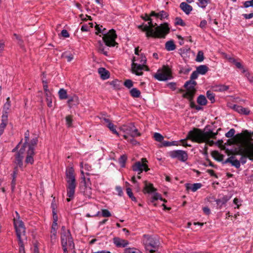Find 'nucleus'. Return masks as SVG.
I'll return each mask as SVG.
<instances>
[{
    "label": "nucleus",
    "instance_id": "obj_1",
    "mask_svg": "<svg viewBox=\"0 0 253 253\" xmlns=\"http://www.w3.org/2000/svg\"><path fill=\"white\" fill-rule=\"evenodd\" d=\"M253 140L252 134L245 130L243 133L237 134L233 138V142L230 143L236 144L239 146L237 154L242 156L240 162L245 164L247 159L253 160Z\"/></svg>",
    "mask_w": 253,
    "mask_h": 253
},
{
    "label": "nucleus",
    "instance_id": "obj_2",
    "mask_svg": "<svg viewBox=\"0 0 253 253\" xmlns=\"http://www.w3.org/2000/svg\"><path fill=\"white\" fill-rule=\"evenodd\" d=\"M151 13L150 15L146 14L145 16H142V18L145 21H148V25H141L138 26V28L143 31L146 32L147 37H154L164 38L166 35L169 32V28L168 23H165L161 24L160 26L155 27L157 25L156 23H153L151 18Z\"/></svg>",
    "mask_w": 253,
    "mask_h": 253
},
{
    "label": "nucleus",
    "instance_id": "obj_3",
    "mask_svg": "<svg viewBox=\"0 0 253 253\" xmlns=\"http://www.w3.org/2000/svg\"><path fill=\"white\" fill-rule=\"evenodd\" d=\"M217 134V132H213L211 130L204 132L199 129L195 128L189 132L187 138L195 142H205L209 145L212 146L214 144V142L212 140H210V138H215Z\"/></svg>",
    "mask_w": 253,
    "mask_h": 253
},
{
    "label": "nucleus",
    "instance_id": "obj_4",
    "mask_svg": "<svg viewBox=\"0 0 253 253\" xmlns=\"http://www.w3.org/2000/svg\"><path fill=\"white\" fill-rule=\"evenodd\" d=\"M29 132L27 130L25 133V142L22 144V140H21L17 146L12 149V152H15L14 155V164L19 166L23 170V158L26 152L28 141H29Z\"/></svg>",
    "mask_w": 253,
    "mask_h": 253
},
{
    "label": "nucleus",
    "instance_id": "obj_5",
    "mask_svg": "<svg viewBox=\"0 0 253 253\" xmlns=\"http://www.w3.org/2000/svg\"><path fill=\"white\" fill-rule=\"evenodd\" d=\"M66 180L67 182V201L70 202L74 198L77 183L74 169L72 167H68L66 170Z\"/></svg>",
    "mask_w": 253,
    "mask_h": 253
},
{
    "label": "nucleus",
    "instance_id": "obj_6",
    "mask_svg": "<svg viewBox=\"0 0 253 253\" xmlns=\"http://www.w3.org/2000/svg\"><path fill=\"white\" fill-rule=\"evenodd\" d=\"M146 61V58L143 54L134 57L131 63L132 73L137 76H141L143 74V70L145 69L146 71H148L149 68L145 65Z\"/></svg>",
    "mask_w": 253,
    "mask_h": 253
},
{
    "label": "nucleus",
    "instance_id": "obj_7",
    "mask_svg": "<svg viewBox=\"0 0 253 253\" xmlns=\"http://www.w3.org/2000/svg\"><path fill=\"white\" fill-rule=\"evenodd\" d=\"M102 26L101 28L99 27V25H96L95 29L97 31L96 32V34L98 33H102L103 35L102 38L105 44L108 46H114L117 44L115 40L117 38V35L114 30L111 29L107 33H105V29L104 28L103 30L101 29Z\"/></svg>",
    "mask_w": 253,
    "mask_h": 253
},
{
    "label": "nucleus",
    "instance_id": "obj_8",
    "mask_svg": "<svg viewBox=\"0 0 253 253\" xmlns=\"http://www.w3.org/2000/svg\"><path fill=\"white\" fill-rule=\"evenodd\" d=\"M37 142L38 139L37 138L33 139L30 142H28L26 150V157L25 161L27 165H32L34 162L35 147L36 146Z\"/></svg>",
    "mask_w": 253,
    "mask_h": 253
},
{
    "label": "nucleus",
    "instance_id": "obj_9",
    "mask_svg": "<svg viewBox=\"0 0 253 253\" xmlns=\"http://www.w3.org/2000/svg\"><path fill=\"white\" fill-rule=\"evenodd\" d=\"M154 77L159 81H165L171 78L170 69L167 66H164L159 69L154 75Z\"/></svg>",
    "mask_w": 253,
    "mask_h": 253
},
{
    "label": "nucleus",
    "instance_id": "obj_10",
    "mask_svg": "<svg viewBox=\"0 0 253 253\" xmlns=\"http://www.w3.org/2000/svg\"><path fill=\"white\" fill-rule=\"evenodd\" d=\"M144 245L147 253H153L157 250L160 242L154 238H146L144 241Z\"/></svg>",
    "mask_w": 253,
    "mask_h": 253
},
{
    "label": "nucleus",
    "instance_id": "obj_11",
    "mask_svg": "<svg viewBox=\"0 0 253 253\" xmlns=\"http://www.w3.org/2000/svg\"><path fill=\"white\" fill-rule=\"evenodd\" d=\"M17 216H19L17 212H16ZM14 225L17 237H21L25 235V227L23 222L20 219L19 216L17 218L14 219Z\"/></svg>",
    "mask_w": 253,
    "mask_h": 253
},
{
    "label": "nucleus",
    "instance_id": "obj_12",
    "mask_svg": "<svg viewBox=\"0 0 253 253\" xmlns=\"http://www.w3.org/2000/svg\"><path fill=\"white\" fill-rule=\"evenodd\" d=\"M169 155L171 158L177 159L183 162L186 161L188 159V154L186 151L183 150L171 151L169 152Z\"/></svg>",
    "mask_w": 253,
    "mask_h": 253
},
{
    "label": "nucleus",
    "instance_id": "obj_13",
    "mask_svg": "<svg viewBox=\"0 0 253 253\" xmlns=\"http://www.w3.org/2000/svg\"><path fill=\"white\" fill-rule=\"evenodd\" d=\"M147 162V161L146 158H142L141 162H137L133 165V170L138 172V174H140L143 170H145V171H148L149 169L148 168L147 165L146 164Z\"/></svg>",
    "mask_w": 253,
    "mask_h": 253
},
{
    "label": "nucleus",
    "instance_id": "obj_14",
    "mask_svg": "<svg viewBox=\"0 0 253 253\" xmlns=\"http://www.w3.org/2000/svg\"><path fill=\"white\" fill-rule=\"evenodd\" d=\"M61 243L64 253H68V250L74 249L75 245L73 238H62Z\"/></svg>",
    "mask_w": 253,
    "mask_h": 253
},
{
    "label": "nucleus",
    "instance_id": "obj_15",
    "mask_svg": "<svg viewBox=\"0 0 253 253\" xmlns=\"http://www.w3.org/2000/svg\"><path fill=\"white\" fill-rule=\"evenodd\" d=\"M231 108L234 110L241 114L247 115H249L250 113V111L248 108H244L241 106H239L237 105H234L233 106L231 107Z\"/></svg>",
    "mask_w": 253,
    "mask_h": 253
},
{
    "label": "nucleus",
    "instance_id": "obj_16",
    "mask_svg": "<svg viewBox=\"0 0 253 253\" xmlns=\"http://www.w3.org/2000/svg\"><path fill=\"white\" fill-rule=\"evenodd\" d=\"M113 242L119 248H124L128 245L129 242L122 238H113Z\"/></svg>",
    "mask_w": 253,
    "mask_h": 253
},
{
    "label": "nucleus",
    "instance_id": "obj_17",
    "mask_svg": "<svg viewBox=\"0 0 253 253\" xmlns=\"http://www.w3.org/2000/svg\"><path fill=\"white\" fill-rule=\"evenodd\" d=\"M180 7L186 14H189L193 9L192 7L185 2H181Z\"/></svg>",
    "mask_w": 253,
    "mask_h": 253
},
{
    "label": "nucleus",
    "instance_id": "obj_18",
    "mask_svg": "<svg viewBox=\"0 0 253 253\" xmlns=\"http://www.w3.org/2000/svg\"><path fill=\"white\" fill-rule=\"evenodd\" d=\"M133 126L134 125L133 124H129L128 125L122 126L121 129L126 133V135L128 134L130 136L132 133V131H133L132 127H133Z\"/></svg>",
    "mask_w": 253,
    "mask_h": 253
},
{
    "label": "nucleus",
    "instance_id": "obj_19",
    "mask_svg": "<svg viewBox=\"0 0 253 253\" xmlns=\"http://www.w3.org/2000/svg\"><path fill=\"white\" fill-rule=\"evenodd\" d=\"M196 84L195 81L190 80L186 82L184 87L186 88L187 91H191L195 92V86Z\"/></svg>",
    "mask_w": 253,
    "mask_h": 253
},
{
    "label": "nucleus",
    "instance_id": "obj_20",
    "mask_svg": "<svg viewBox=\"0 0 253 253\" xmlns=\"http://www.w3.org/2000/svg\"><path fill=\"white\" fill-rule=\"evenodd\" d=\"M202 187V184L200 183H194L193 184H186V188L187 190H191L193 192L196 191Z\"/></svg>",
    "mask_w": 253,
    "mask_h": 253
},
{
    "label": "nucleus",
    "instance_id": "obj_21",
    "mask_svg": "<svg viewBox=\"0 0 253 253\" xmlns=\"http://www.w3.org/2000/svg\"><path fill=\"white\" fill-rule=\"evenodd\" d=\"M151 16H154L157 18H159L161 20H163L168 16V14L165 11H161L159 13H156L155 11H152L151 12Z\"/></svg>",
    "mask_w": 253,
    "mask_h": 253
},
{
    "label": "nucleus",
    "instance_id": "obj_22",
    "mask_svg": "<svg viewBox=\"0 0 253 253\" xmlns=\"http://www.w3.org/2000/svg\"><path fill=\"white\" fill-rule=\"evenodd\" d=\"M226 162L231 163L232 166H234L236 168H239L240 167V161L238 160L234 156H231L228 158L226 160Z\"/></svg>",
    "mask_w": 253,
    "mask_h": 253
},
{
    "label": "nucleus",
    "instance_id": "obj_23",
    "mask_svg": "<svg viewBox=\"0 0 253 253\" xmlns=\"http://www.w3.org/2000/svg\"><path fill=\"white\" fill-rule=\"evenodd\" d=\"M98 73L103 80H106L109 78V72L104 68H99Z\"/></svg>",
    "mask_w": 253,
    "mask_h": 253
},
{
    "label": "nucleus",
    "instance_id": "obj_24",
    "mask_svg": "<svg viewBox=\"0 0 253 253\" xmlns=\"http://www.w3.org/2000/svg\"><path fill=\"white\" fill-rule=\"evenodd\" d=\"M68 103L70 107L79 104V98L76 95L70 97L68 100Z\"/></svg>",
    "mask_w": 253,
    "mask_h": 253
},
{
    "label": "nucleus",
    "instance_id": "obj_25",
    "mask_svg": "<svg viewBox=\"0 0 253 253\" xmlns=\"http://www.w3.org/2000/svg\"><path fill=\"white\" fill-rule=\"evenodd\" d=\"M229 199V197L227 196H223L220 198L216 199L215 200V202L218 206L221 207L222 206L226 204Z\"/></svg>",
    "mask_w": 253,
    "mask_h": 253
},
{
    "label": "nucleus",
    "instance_id": "obj_26",
    "mask_svg": "<svg viewBox=\"0 0 253 253\" xmlns=\"http://www.w3.org/2000/svg\"><path fill=\"white\" fill-rule=\"evenodd\" d=\"M144 191L148 193H153L156 191V189L153 187V185L151 183H147L146 182H145Z\"/></svg>",
    "mask_w": 253,
    "mask_h": 253
},
{
    "label": "nucleus",
    "instance_id": "obj_27",
    "mask_svg": "<svg viewBox=\"0 0 253 253\" xmlns=\"http://www.w3.org/2000/svg\"><path fill=\"white\" fill-rule=\"evenodd\" d=\"M144 191L148 193H153L156 191V189L153 187V185L151 183H147L146 182H145Z\"/></svg>",
    "mask_w": 253,
    "mask_h": 253
},
{
    "label": "nucleus",
    "instance_id": "obj_28",
    "mask_svg": "<svg viewBox=\"0 0 253 253\" xmlns=\"http://www.w3.org/2000/svg\"><path fill=\"white\" fill-rule=\"evenodd\" d=\"M53 223L51 227V229L56 230L57 229V221L58 216L57 213L55 211V209L53 208Z\"/></svg>",
    "mask_w": 253,
    "mask_h": 253
},
{
    "label": "nucleus",
    "instance_id": "obj_29",
    "mask_svg": "<svg viewBox=\"0 0 253 253\" xmlns=\"http://www.w3.org/2000/svg\"><path fill=\"white\" fill-rule=\"evenodd\" d=\"M84 190L82 192L88 198H90L92 195L91 189L89 186L86 185L85 182H84Z\"/></svg>",
    "mask_w": 253,
    "mask_h": 253
},
{
    "label": "nucleus",
    "instance_id": "obj_30",
    "mask_svg": "<svg viewBox=\"0 0 253 253\" xmlns=\"http://www.w3.org/2000/svg\"><path fill=\"white\" fill-rule=\"evenodd\" d=\"M208 67L205 65H202L197 68L199 74L205 75L208 71Z\"/></svg>",
    "mask_w": 253,
    "mask_h": 253
},
{
    "label": "nucleus",
    "instance_id": "obj_31",
    "mask_svg": "<svg viewBox=\"0 0 253 253\" xmlns=\"http://www.w3.org/2000/svg\"><path fill=\"white\" fill-rule=\"evenodd\" d=\"M16 165V167H15L14 169V171L13 172V173H12V182H11V187H12V189H14L15 186V184H16V176H17V168L18 167H19L18 166H17V165Z\"/></svg>",
    "mask_w": 253,
    "mask_h": 253
},
{
    "label": "nucleus",
    "instance_id": "obj_32",
    "mask_svg": "<svg viewBox=\"0 0 253 253\" xmlns=\"http://www.w3.org/2000/svg\"><path fill=\"white\" fill-rule=\"evenodd\" d=\"M129 93L131 96L133 98L139 97L141 94V92L136 88H132L130 91Z\"/></svg>",
    "mask_w": 253,
    "mask_h": 253
},
{
    "label": "nucleus",
    "instance_id": "obj_33",
    "mask_svg": "<svg viewBox=\"0 0 253 253\" xmlns=\"http://www.w3.org/2000/svg\"><path fill=\"white\" fill-rule=\"evenodd\" d=\"M166 48L168 51H172L175 49V45L172 41H169L166 43Z\"/></svg>",
    "mask_w": 253,
    "mask_h": 253
},
{
    "label": "nucleus",
    "instance_id": "obj_34",
    "mask_svg": "<svg viewBox=\"0 0 253 253\" xmlns=\"http://www.w3.org/2000/svg\"><path fill=\"white\" fill-rule=\"evenodd\" d=\"M58 94L60 99H65L68 97L67 91L64 88H60L59 89Z\"/></svg>",
    "mask_w": 253,
    "mask_h": 253
},
{
    "label": "nucleus",
    "instance_id": "obj_35",
    "mask_svg": "<svg viewBox=\"0 0 253 253\" xmlns=\"http://www.w3.org/2000/svg\"><path fill=\"white\" fill-rule=\"evenodd\" d=\"M197 103L201 105H205L207 103V100L204 95H201L197 98Z\"/></svg>",
    "mask_w": 253,
    "mask_h": 253
},
{
    "label": "nucleus",
    "instance_id": "obj_36",
    "mask_svg": "<svg viewBox=\"0 0 253 253\" xmlns=\"http://www.w3.org/2000/svg\"><path fill=\"white\" fill-rule=\"evenodd\" d=\"M125 253H142L139 250L135 248H127L124 250Z\"/></svg>",
    "mask_w": 253,
    "mask_h": 253
},
{
    "label": "nucleus",
    "instance_id": "obj_37",
    "mask_svg": "<svg viewBox=\"0 0 253 253\" xmlns=\"http://www.w3.org/2000/svg\"><path fill=\"white\" fill-rule=\"evenodd\" d=\"M81 169H84L85 170L88 172L86 173V174L87 175H90L92 174L91 173H89L88 172L91 170V167L88 164H84L82 162L80 164Z\"/></svg>",
    "mask_w": 253,
    "mask_h": 253
},
{
    "label": "nucleus",
    "instance_id": "obj_38",
    "mask_svg": "<svg viewBox=\"0 0 253 253\" xmlns=\"http://www.w3.org/2000/svg\"><path fill=\"white\" fill-rule=\"evenodd\" d=\"M61 234V237H69L71 236L69 230L67 229L64 226L62 227Z\"/></svg>",
    "mask_w": 253,
    "mask_h": 253
},
{
    "label": "nucleus",
    "instance_id": "obj_39",
    "mask_svg": "<svg viewBox=\"0 0 253 253\" xmlns=\"http://www.w3.org/2000/svg\"><path fill=\"white\" fill-rule=\"evenodd\" d=\"M228 86L223 84H220L215 87V90L218 91H224L228 90Z\"/></svg>",
    "mask_w": 253,
    "mask_h": 253
},
{
    "label": "nucleus",
    "instance_id": "obj_40",
    "mask_svg": "<svg viewBox=\"0 0 253 253\" xmlns=\"http://www.w3.org/2000/svg\"><path fill=\"white\" fill-rule=\"evenodd\" d=\"M195 92L191 91H187L186 93L183 94V96L184 98L188 99L190 101H191L193 99Z\"/></svg>",
    "mask_w": 253,
    "mask_h": 253
},
{
    "label": "nucleus",
    "instance_id": "obj_41",
    "mask_svg": "<svg viewBox=\"0 0 253 253\" xmlns=\"http://www.w3.org/2000/svg\"><path fill=\"white\" fill-rule=\"evenodd\" d=\"M11 106L10 98L7 97L6 99V102L3 105V112H8Z\"/></svg>",
    "mask_w": 253,
    "mask_h": 253
},
{
    "label": "nucleus",
    "instance_id": "obj_42",
    "mask_svg": "<svg viewBox=\"0 0 253 253\" xmlns=\"http://www.w3.org/2000/svg\"><path fill=\"white\" fill-rule=\"evenodd\" d=\"M18 241L19 246V253H25L23 241L21 238H18Z\"/></svg>",
    "mask_w": 253,
    "mask_h": 253
},
{
    "label": "nucleus",
    "instance_id": "obj_43",
    "mask_svg": "<svg viewBox=\"0 0 253 253\" xmlns=\"http://www.w3.org/2000/svg\"><path fill=\"white\" fill-rule=\"evenodd\" d=\"M8 112H3L1 117V123L7 125L8 122Z\"/></svg>",
    "mask_w": 253,
    "mask_h": 253
},
{
    "label": "nucleus",
    "instance_id": "obj_44",
    "mask_svg": "<svg viewBox=\"0 0 253 253\" xmlns=\"http://www.w3.org/2000/svg\"><path fill=\"white\" fill-rule=\"evenodd\" d=\"M158 199H160V200L163 201L164 202H167V201L165 199H164L162 198L161 196L159 194H158V193H154L152 198V202H154L155 201H156Z\"/></svg>",
    "mask_w": 253,
    "mask_h": 253
},
{
    "label": "nucleus",
    "instance_id": "obj_45",
    "mask_svg": "<svg viewBox=\"0 0 253 253\" xmlns=\"http://www.w3.org/2000/svg\"><path fill=\"white\" fill-rule=\"evenodd\" d=\"M158 199H160V200L163 201L164 202H167V201L165 199H164L162 198L161 196L159 194H158V193H154L152 198V202H154L155 201H156Z\"/></svg>",
    "mask_w": 253,
    "mask_h": 253
},
{
    "label": "nucleus",
    "instance_id": "obj_46",
    "mask_svg": "<svg viewBox=\"0 0 253 253\" xmlns=\"http://www.w3.org/2000/svg\"><path fill=\"white\" fill-rule=\"evenodd\" d=\"M154 138L158 142H163L164 140L163 136L158 132H155L154 134Z\"/></svg>",
    "mask_w": 253,
    "mask_h": 253
},
{
    "label": "nucleus",
    "instance_id": "obj_47",
    "mask_svg": "<svg viewBox=\"0 0 253 253\" xmlns=\"http://www.w3.org/2000/svg\"><path fill=\"white\" fill-rule=\"evenodd\" d=\"M204 59L203 52L202 51H199L197 55L196 60L197 62H201L204 60Z\"/></svg>",
    "mask_w": 253,
    "mask_h": 253
},
{
    "label": "nucleus",
    "instance_id": "obj_48",
    "mask_svg": "<svg viewBox=\"0 0 253 253\" xmlns=\"http://www.w3.org/2000/svg\"><path fill=\"white\" fill-rule=\"evenodd\" d=\"M127 159V157L126 155H122L119 159V163L122 167H124L125 163Z\"/></svg>",
    "mask_w": 253,
    "mask_h": 253
},
{
    "label": "nucleus",
    "instance_id": "obj_49",
    "mask_svg": "<svg viewBox=\"0 0 253 253\" xmlns=\"http://www.w3.org/2000/svg\"><path fill=\"white\" fill-rule=\"evenodd\" d=\"M110 84L116 89H119L120 86V82L117 80L111 82Z\"/></svg>",
    "mask_w": 253,
    "mask_h": 253
},
{
    "label": "nucleus",
    "instance_id": "obj_50",
    "mask_svg": "<svg viewBox=\"0 0 253 253\" xmlns=\"http://www.w3.org/2000/svg\"><path fill=\"white\" fill-rule=\"evenodd\" d=\"M124 85L127 88L130 89L133 85V83L131 80H126L124 84Z\"/></svg>",
    "mask_w": 253,
    "mask_h": 253
},
{
    "label": "nucleus",
    "instance_id": "obj_51",
    "mask_svg": "<svg viewBox=\"0 0 253 253\" xmlns=\"http://www.w3.org/2000/svg\"><path fill=\"white\" fill-rule=\"evenodd\" d=\"M133 131H132V133L130 135L132 137H135L136 136H140L141 134L138 132V129L135 127L134 126L133 127H132Z\"/></svg>",
    "mask_w": 253,
    "mask_h": 253
},
{
    "label": "nucleus",
    "instance_id": "obj_52",
    "mask_svg": "<svg viewBox=\"0 0 253 253\" xmlns=\"http://www.w3.org/2000/svg\"><path fill=\"white\" fill-rule=\"evenodd\" d=\"M176 141L169 142L167 141H164L162 142V145L164 147H168L172 145H177L176 144Z\"/></svg>",
    "mask_w": 253,
    "mask_h": 253
},
{
    "label": "nucleus",
    "instance_id": "obj_53",
    "mask_svg": "<svg viewBox=\"0 0 253 253\" xmlns=\"http://www.w3.org/2000/svg\"><path fill=\"white\" fill-rule=\"evenodd\" d=\"M107 126L110 129L111 131H112L113 133L118 135V133L116 130L115 126L112 123H110L109 124H107Z\"/></svg>",
    "mask_w": 253,
    "mask_h": 253
},
{
    "label": "nucleus",
    "instance_id": "obj_54",
    "mask_svg": "<svg viewBox=\"0 0 253 253\" xmlns=\"http://www.w3.org/2000/svg\"><path fill=\"white\" fill-rule=\"evenodd\" d=\"M101 215L104 217H108L111 216L110 212L106 209H103L101 210Z\"/></svg>",
    "mask_w": 253,
    "mask_h": 253
},
{
    "label": "nucleus",
    "instance_id": "obj_55",
    "mask_svg": "<svg viewBox=\"0 0 253 253\" xmlns=\"http://www.w3.org/2000/svg\"><path fill=\"white\" fill-rule=\"evenodd\" d=\"M207 96L209 100H210L212 103L214 101V95L211 91H208L207 92Z\"/></svg>",
    "mask_w": 253,
    "mask_h": 253
},
{
    "label": "nucleus",
    "instance_id": "obj_56",
    "mask_svg": "<svg viewBox=\"0 0 253 253\" xmlns=\"http://www.w3.org/2000/svg\"><path fill=\"white\" fill-rule=\"evenodd\" d=\"M46 102L47 105L49 107H52V99L50 96V94H48L47 93H46Z\"/></svg>",
    "mask_w": 253,
    "mask_h": 253
},
{
    "label": "nucleus",
    "instance_id": "obj_57",
    "mask_svg": "<svg viewBox=\"0 0 253 253\" xmlns=\"http://www.w3.org/2000/svg\"><path fill=\"white\" fill-rule=\"evenodd\" d=\"M235 133V129L233 128H231L227 133H226L225 136L228 138L232 137L234 136Z\"/></svg>",
    "mask_w": 253,
    "mask_h": 253
},
{
    "label": "nucleus",
    "instance_id": "obj_58",
    "mask_svg": "<svg viewBox=\"0 0 253 253\" xmlns=\"http://www.w3.org/2000/svg\"><path fill=\"white\" fill-rule=\"evenodd\" d=\"M198 5L202 8H205L208 4V0H198Z\"/></svg>",
    "mask_w": 253,
    "mask_h": 253
},
{
    "label": "nucleus",
    "instance_id": "obj_59",
    "mask_svg": "<svg viewBox=\"0 0 253 253\" xmlns=\"http://www.w3.org/2000/svg\"><path fill=\"white\" fill-rule=\"evenodd\" d=\"M212 155L215 159L217 160H221V155L217 151H213L212 152Z\"/></svg>",
    "mask_w": 253,
    "mask_h": 253
},
{
    "label": "nucleus",
    "instance_id": "obj_60",
    "mask_svg": "<svg viewBox=\"0 0 253 253\" xmlns=\"http://www.w3.org/2000/svg\"><path fill=\"white\" fill-rule=\"evenodd\" d=\"M66 125L68 127L72 126V119L71 116H67L66 117Z\"/></svg>",
    "mask_w": 253,
    "mask_h": 253
},
{
    "label": "nucleus",
    "instance_id": "obj_61",
    "mask_svg": "<svg viewBox=\"0 0 253 253\" xmlns=\"http://www.w3.org/2000/svg\"><path fill=\"white\" fill-rule=\"evenodd\" d=\"M175 25H181L182 26H183L185 25L184 22L183 21V20L179 17H176L175 18Z\"/></svg>",
    "mask_w": 253,
    "mask_h": 253
},
{
    "label": "nucleus",
    "instance_id": "obj_62",
    "mask_svg": "<svg viewBox=\"0 0 253 253\" xmlns=\"http://www.w3.org/2000/svg\"><path fill=\"white\" fill-rule=\"evenodd\" d=\"M244 6L245 8L250 6L253 7V0L246 1L244 2Z\"/></svg>",
    "mask_w": 253,
    "mask_h": 253
},
{
    "label": "nucleus",
    "instance_id": "obj_63",
    "mask_svg": "<svg viewBox=\"0 0 253 253\" xmlns=\"http://www.w3.org/2000/svg\"><path fill=\"white\" fill-rule=\"evenodd\" d=\"M245 76L247 77L248 81L253 84V75L250 73H246Z\"/></svg>",
    "mask_w": 253,
    "mask_h": 253
},
{
    "label": "nucleus",
    "instance_id": "obj_64",
    "mask_svg": "<svg viewBox=\"0 0 253 253\" xmlns=\"http://www.w3.org/2000/svg\"><path fill=\"white\" fill-rule=\"evenodd\" d=\"M167 86L172 90H175L176 89V84L175 83H169L167 84Z\"/></svg>",
    "mask_w": 253,
    "mask_h": 253
}]
</instances>
